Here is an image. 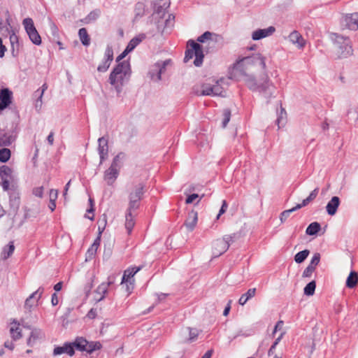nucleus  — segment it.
I'll return each instance as SVG.
<instances>
[{
	"instance_id": "1",
	"label": "nucleus",
	"mask_w": 358,
	"mask_h": 358,
	"mask_svg": "<svg viewBox=\"0 0 358 358\" xmlns=\"http://www.w3.org/2000/svg\"><path fill=\"white\" fill-rule=\"evenodd\" d=\"M259 66L263 70L266 69L265 58L260 54L245 57L238 60L229 71L230 78L236 80H243L245 83L249 78H255L251 74L252 69Z\"/></svg>"
},
{
	"instance_id": "2",
	"label": "nucleus",
	"mask_w": 358,
	"mask_h": 358,
	"mask_svg": "<svg viewBox=\"0 0 358 358\" xmlns=\"http://www.w3.org/2000/svg\"><path fill=\"white\" fill-rule=\"evenodd\" d=\"M131 75V65L128 61L120 62L110 72L108 82L114 87L117 95L122 92L123 87L129 81Z\"/></svg>"
},
{
	"instance_id": "3",
	"label": "nucleus",
	"mask_w": 358,
	"mask_h": 358,
	"mask_svg": "<svg viewBox=\"0 0 358 358\" xmlns=\"http://www.w3.org/2000/svg\"><path fill=\"white\" fill-rule=\"evenodd\" d=\"M250 90L259 92L266 100L270 102L272 97H274L275 87L270 80L267 74H265L262 82L258 83L255 78H249L248 82L245 83Z\"/></svg>"
},
{
	"instance_id": "4",
	"label": "nucleus",
	"mask_w": 358,
	"mask_h": 358,
	"mask_svg": "<svg viewBox=\"0 0 358 358\" xmlns=\"http://www.w3.org/2000/svg\"><path fill=\"white\" fill-rule=\"evenodd\" d=\"M250 90L259 92L266 100L270 102L272 97H274L275 87L270 80L267 74H265L262 82L258 83L255 78H249L248 82L245 83Z\"/></svg>"
},
{
	"instance_id": "5",
	"label": "nucleus",
	"mask_w": 358,
	"mask_h": 358,
	"mask_svg": "<svg viewBox=\"0 0 358 358\" xmlns=\"http://www.w3.org/2000/svg\"><path fill=\"white\" fill-rule=\"evenodd\" d=\"M330 36L338 57H348L352 54L353 50L350 39L348 37L336 33H331Z\"/></svg>"
},
{
	"instance_id": "6",
	"label": "nucleus",
	"mask_w": 358,
	"mask_h": 358,
	"mask_svg": "<svg viewBox=\"0 0 358 358\" xmlns=\"http://www.w3.org/2000/svg\"><path fill=\"white\" fill-rule=\"evenodd\" d=\"M237 238L236 234L225 235L222 238H219L213 242L212 252L214 257H217L224 253L231 243Z\"/></svg>"
},
{
	"instance_id": "7",
	"label": "nucleus",
	"mask_w": 358,
	"mask_h": 358,
	"mask_svg": "<svg viewBox=\"0 0 358 358\" xmlns=\"http://www.w3.org/2000/svg\"><path fill=\"white\" fill-rule=\"evenodd\" d=\"M144 188V184L141 182L135 185L133 190L130 192L128 206L130 210H136L139 208L140 201L142 199L145 192Z\"/></svg>"
},
{
	"instance_id": "8",
	"label": "nucleus",
	"mask_w": 358,
	"mask_h": 358,
	"mask_svg": "<svg viewBox=\"0 0 358 358\" xmlns=\"http://www.w3.org/2000/svg\"><path fill=\"white\" fill-rule=\"evenodd\" d=\"M22 24L30 41L36 45H41V37L34 26L33 20L30 17L24 18L22 21Z\"/></svg>"
},
{
	"instance_id": "9",
	"label": "nucleus",
	"mask_w": 358,
	"mask_h": 358,
	"mask_svg": "<svg viewBox=\"0 0 358 358\" xmlns=\"http://www.w3.org/2000/svg\"><path fill=\"white\" fill-rule=\"evenodd\" d=\"M7 191L9 194V209L8 212L10 215H15L20 205V193L13 185Z\"/></svg>"
},
{
	"instance_id": "10",
	"label": "nucleus",
	"mask_w": 358,
	"mask_h": 358,
	"mask_svg": "<svg viewBox=\"0 0 358 358\" xmlns=\"http://www.w3.org/2000/svg\"><path fill=\"white\" fill-rule=\"evenodd\" d=\"M187 45L190 46L194 50V54L195 56L194 64L196 66H200L203 63L204 57L202 46L193 40H189L187 42Z\"/></svg>"
},
{
	"instance_id": "11",
	"label": "nucleus",
	"mask_w": 358,
	"mask_h": 358,
	"mask_svg": "<svg viewBox=\"0 0 358 358\" xmlns=\"http://www.w3.org/2000/svg\"><path fill=\"white\" fill-rule=\"evenodd\" d=\"M0 177L1 179V186L3 190H8L10 187V182L12 179V169L8 166H1L0 167Z\"/></svg>"
},
{
	"instance_id": "12",
	"label": "nucleus",
	"mask_w": 358,
	"mask_h": 358,
	"mask_svg": "<svg viewBox=\"0 0 358 358\" xmlns=\"http://www.w3.org/2000/svg\"><path fill=\"white\" fill-rule=\"evenodd\" d=\"M342 24L349 29H358V13L346 14L342 17Z\"/></svg>"
},
{
	"instance_id": "13",
	"label": "nucleus",
	"mask_w": 358,
	"mask_h": 358,
	"mask_svg": "<svg viewBox=\"0 0 358 358\" xmlns=\"http://www.w3.org/2000/svg\"><path fill=\"white\" fill-rule=\"evenodd\" d=\"M212 84L200 83L193 86L192 92L197 96H212Z\"/></svg>"
},
{
	"instance_id": "14",
	"label": "nucleus",
	"mask_w": 358,
	"mask_h": 358,
	"mask_svg": "<svg viewBox=\"0 0 358 358\" xmlns=\"http://www.w3.org/2000/svg\"><path fill=\"white\" fill-rule=\"evenodd\" d=\"M98 152L100 157V164L108 157V140L106 137L102 136L98 139Z\"/></svg>"
},
{
	"instance_id": "15",
	"label": "nucleus",
	"mask_w": 358,
	"mask_h": 358,
	"mask_svg": "<svg viewBox=\"0 0 358 358\" xmlns=\"http://www.w3.org/2000/svg\"><path fill=\"white\" fill-rule=\"evenodd\" d=\"M44 292V288L43 287H40L36 292L32 293L29 298H27L25 301L24 308L31 310V308L36 306L37 301L41 297L43 293Z\"/></svg>"
},
{
	"instance_id": "16",
	"label": "nucleus",
	"mask_w": 358,
	"mask_h": 358,
	"mask_svg": "<svg viewBox=\"0 0 358 358\" xmlns=\"http://www.w3.org/2000/svg\"><path fill=\"white\" fill-rule=\"evenodd\" d=\"M67 354L72 357L75 354L73 345L71 343H65L62 346H56L53 350V355L58 356Z\"/></svg>"
},
{
	"instance_id": "17",
	"label": "nucleus",
	"mask_w": 358,
	"mask_h": 358,
	"mask_svg": "<svg viewBox=\"0 0 358 358\" xmlns=\"http://www.w3.org/2000/svg\"><path fill=\"white\" fill-rule=\"evenodd\" d=\"M275 31L274 27L271 26L266 29H259L253 31L252 34V38L255 41L260 40L266 36L272 35Z\"/></svg>"
},
{
	"instance_id": "18",
	"label": "nucleus",
	"mask_w": 358,
	"mask_h": 358,
	"mask_svg": "<svg viewBox=\"0 0 358 358\" xmlns=\"http://www.w3.org/2000/svg\"><path fill=\"white\" fill-rule=\"evenodd\" d=\"M43 338L44 334L43 331L40 329L34 328L31 329L30 336L27 341V344L28 346L33 347L36 343L37 341Z\"/></svg>"
},
{
	"instance_id": "19",
	"label": "nucleus",
	"mask_w": 358,
	"mask_h": 358,
	"mask_svg": "<svg viewBox=\"0 0 358 358\" xmlns=\"http://www.w3.org/2000/svg\"><path fill=\"white\" fill-rule=\"evenodd\" d=\"M198 220V213L195 210H192L188 213V216L185 222L187 229L192 231L195 228Z\"/></svg>"
},
{
	"instance_id": "20",
	"label": "nucleus",
	"mask_w": 358,
	"mask_h": 358,
	"mask_svg": "<svg viewBox=\"0 0 358 358\" xmlns=\"http://www.w3.org/2000/svg\"><path fill=\"white\" fill-rule=\"evenodd\" d=\"M13 92L8 88H3L0 90V103L8 107L12 102Z\"/></svg>"
},
{
	"instance_id": "21",
	"label": "nucleus",
	"mask_w": 358,
	"mask_h": 358,
	"mask_svg": "<svg viewBox=\"0 0 358 358\" xmlns=\"http://www.w3.org/2000/svg\"><path fill=\"white\" fill-rule=\"evenodd\" d=\"M120 170L113 166H110L104 173V179L107 181L108 185H112L119 175Z\"/></svg>"
},
{
	"instance_id": "22",
	"label": "nucleus",
	"mask_w": 358,
	"mask_h": 358,
	"mask_svg": "<svg viewBox=\"0 0 358 358\" xmlns=\"http://www.w3.org/2000/svg\"><path fill=\"white\" fill-rule=\"evenodd\" d=\"M169 5V0H157L154 4L155 13L162 17Z\"/></svg>"
},
{
	"instance_id": "23",
	"label": "nucleus",
	"mask_w": 358,
	"mask_h": 358,
	"mask_svg": "<svg viewBox=\"0 0 358 358\" xmlns=\"http://www.w3.org/2000/svg\"><path fill=\"white\" fill-rule=\"evenodd\" d=\"M339 205L340 199L336 196H333L326 206L327 213L331 216L334 215L336 213Z\"/></svg>"
},
{
	"instance_id": "24",
	"label": "nucleus",
	"mask_w": 358,
	"mask_h": 358,
	"mask_svg": "<svg viewBox=\"0 0 358 358\" xmlns=\"http://www.w3.org/2000/svg\"><path fill=\"white\" fill-rule=\"evenodd\" d=\"M171 59H166L164 61H159L155 64V71L157 73V80H160L162 79V74L164 73L166 71V67L167 65L171 64Z\"/></svg>"
},
{
	"instance_id": "25",
	"label": "nucleus",
	"mask_w": 358,
	"mask_h": 358,
	"mask_svg": "<svg viewBox=\"0 0 358 358\" xmlns=\"http://www.w3.org/2000/svg\"><path fill=\"white\" fill-rule=\"evenodd\" d=\"M134 210H130L129 208H127L126 215H125V228L127 231L128 234H130L132 229L135 225L134 215H132V211Z\"/></svg>"
},
{
	"instance_id": "26",
	"label": "nucleus",
	"mask_w": 358,
	"mask_h": 358,
	"mask_svg": "<svg viewBox=\"0 0 358 358\" xmlns=\"http://www.w3.org/2000/svg\"><path fill=\"white\" fill-rule=\"evenodd\" d=\"M48 89L47 84H43L42 85L41 90L38 89L35 91L34 96L36 98L35 103V108L37 110H40L42 106V97L44 92Z\"/></svg>"
},
{
	"instance_id": "27",
	"label": "nucleus",
	"mask_w": 358,
	"mask_h": 358,
	"mask_svg": "<svg viewBox=\"0 0 358 358\" xmlns=\"http://www.w3.org/2000/svg\"><path fill=\"white\" fill-rule=\"evenodd\" d=\"M289 39L292 43L296 44L299 48H302L305 45V41L298 31L292 32L289 36Z\"/></svg>"
},
{
	"instance_id": "28",
	"label": "nucleus",
	"mask_w": 358,
	"mask_h": 358,
	"mask_svg": "<svg viewBox=\"0 0 358 358\" xmlns=\"http://www.w3.org/2000/svg\"><path fill=\"white\" fill-rule=\"evenodd\" d=\"M13 141L14 138L11 134L0 130V147L9 146Z\"/></svg>"
},
{
	"instance_id": "29",
	"label": "nucleus",
	"mask_w": 358,
	"mask_h": 358,
	"mask_svg": "<svg viewBox=\"0 0 358 358\" xmlns=\"http://www.w3.org/2000/svg\"><path fill=\"white\" fill-rule=\"evenodd\" d=\"M142 268V266H133L129 267L127 270L124 271V275L122 278L121 283L127 282L129 281V279L132 278L137 272H138Z\"/></svg>"
},
{
	"instance_id": "30",
	"label": "nucleus",
	"mask_w": 358,
	"mask_h": 358,
	"mask_svg": "<svg viewBox=\"0 0 358 358\" xmlns=\"http://www.w3.org/2000/svg\"><path fill=\"white\" fill-rule=\"evenodd\" d=\"M213 36L216 37L217 36L210 31H206L198 37L197 41L202 43H208L210 45L211 43H215L216 42V40L213 39Z\"/></svg>"
},
{
	"instance_id": "31",
	"label": "nucleus",
	"mask_w": 358,
	"mask_h": 358,
	"mask_svg": "<svg viewBox=\"0 0 358 358\" xmlns=\"http://www.w3.org/2000/svg\"><path fill=\"white\" fill-rule=\"evenodd\" d=\"M99 236L97 238L94 240V243L91 245V247L87 250V255L90 258H92L96 254L97 249L100 245L101 243V234L102 233V230H101L100 227L99 228Z\"/></svg>"
},
{
	"instance_id": "32",
	"label": "nucleus",
	"mask_w": 358,
	"mask_h": 358,
	"mask_svg": "<svg viewBox=\"0 0 358 358\" xmlns=\"http://www.w3.org/2000/svg\"><path fill=\"white\" fill-rule=\"evenodd\" d=\"M256 288L249 289L247 292L243 294L238 300V303L241 306H244L248 300L254 297L256 294Z\"/></svg>"
},
{
	"instance_id": "33",
	"label": "nucleus",
	"mask_w": 358,
	"mask_h": 358,
	"mask_svg": "<svg viewBox=\"0 0 358 358\" xmlns=\"http://www.w3.org/2000/svg\"><path fill=\"white\" fill-rule=\"evenodd\" d=\"M319 192V188L317 187L313 190L309 196L303 200L301 203L296 204V208H301L302 207L306 206L310 202L313 201L317 196Z\"/></svg>"
},
{
	"instance_id": "34",
	"label": "nucleus",
	"mask_w": 358,
	"mask_h": 358,
	"mask_svg": "<svg viewBox=\"0 0 358 358\" xmlns=\"http://www.w3.org/2000/svg\"><path fill=\"white\" fill-rule=\"evenodd\" d=\"M15 250V245L13 241H10L7 245L3 248L1 252V259H7L9 258Z\"/></svg>"
},
{
	"instance_id": "35",
	"label": "nucleus",
	"mask_w": 358,
	"mask_h": 358,
	"mask_svg": "<svg viewBox=\"0 0 358 358\" xmlns=\"http://www.w3.org/2000/svg\"><path fill=\"white\" fill-rule=\"evenodd\" d=\"M287 122V113L285 110L281 106L280 111L278 113V117L276 120V124L278 129L285 125Z\"/></svg>"
},
{
	"instance_id": "36",
	"label": "nucleus",
	"mask_w": 358,
	"mask_h": 358,
	"mask_svg": "<svg viewBox=\"0 0 358 358\" xmlns=\"http://www.w3.org/2000/svg\"><path fill=\"white\" fill-rule=\"evenodd\" d=\"M220 82H222V79L217 80L215 84L212 85V96H225L224 88L220 85Z\"/></svg>"
},
{
	"instance_id": "37",
	"label": "nucleus",
	"mask_w": 358,
	"mask_h": 358,
	"mask_svg": "<svg viewBox=\"0 0 358 358\" xmlns=\"http://www.w3.org/2000/svg\"><path fill=\"white\" fill-rule=\"evenodd\" d=\"M358 282V275L355 271H351L346 280V286L354 288Z\"/></svg>"
},
{
	"instance_id": "38",
	"label": "nucleus",
	"mask_w": 358,
	"mask_h": 358,
	"mask_svg": "<svg viewBox=\"0 0 358 358\" xmlns=\"http://www.w3.org/2000/svg\"><path fill=\"white\" fill-rule=\"evenodd\" d=\"M87 340L83 337L77 338L74 342L71 343L73 345V349H77L80 351H85L87 345Z\"/></svg>"
},
{
	"instance_id": "39",
	"label": "nucleus",
	"mask_w": 358,
	"mask_h": 358,
	"mask_svg": "<svg viewBox=\"0 0 358 358\" xmlns=\"http://www.w3.org/2000/svg\"><path fill=\"white\" fill-rule=\"evenodd\" d=\"M321 229V225L317 222L310 223L306 230V233L309 236L316 235Z\"/></svg>"
},
{
	"instance_id": "40",
	"label": "nucleus",
	"mask_w": 358,
	"mask_h": 358,
	"mask_svg": "<svg viewBox=\"0 0 358 358\" xmlns=\"http://www.w3.org/2000/svg\"><path fill=\"white\" fill-rule=\"evenodd\" d=\"M80 40L83 45L87 46L90 43V38L85 28H81L78 31Z\"/></svg>"
},
{
	"instance_id": "41",
	"label": "nucleus",
	"mask_w": 358,
	"mask_h": 358,
	"mask_svg": "<svg viewBox=\"0 0 358 358\" xmlns=\"http://www.w3.org/2000/svg\"><path fill=\"white\" fill-rule=\"evenodd\" d=\"M13 323L15 324V325H16V327H11L10 329V333L13 340L17 341L20 338H21L22 336V331L20 329V328L18 327L19 323H17V322H13Z\"/></svg>"
},
{
	"instance_id": "42",
	"label": "nucleus",
	"mask_w": 358,
	"mask_h": 358,
	"mask_svg": "<svg viewBox=\"0 0 358 358\" xmlns=\"http://www.w3.org/2000/svg\"><path fill=\"white\" fill-rule=\"evenodd\" d=\"M95 292L97 295H99V296L95 299L97 301H100L105 298V295L108 292V288L106 287V285L102 282L100 285L98 286Z\"/></svg>"
},
{
	"instance_id": "43",
	"label": "nucleus",
	"mask_w": 358,
	"mask_h": 358,
	"mask_svg": "<svg viewBox=\"0 0 358 358\" xmlns=\"http://www.w3.org/2000/svg\"><path fill=\"white\" fill-rule=\"evenodd\" d=\"M100 15L99 10H94L91 11L82 21L84 23L88 24L95 21Z\"/></svg>"
},
{
	"instance_id": "44",
	"label": "nucleus",
	"mask_w": 358,
	"mask_h": 358,
	"mask_svg": "<svg viewBox=\"0 0 358 358\" xmlns=\"http://www.w3.org/2000/svg\"><path fill=\"white\" fill-rule=\"evenodd\" d=\"M309 253L310 251L308 250H304L301 252H299L294 256V261L298 264L303 262L305 259L308 257Z\"/></svg>"
},
{
	"instance_id": "45",
	"label": "nucleus",
	"mask_w": 358,
	"mask_h": 358,
	"mask_svg": "<svg viewBox=\"0 0 358 358\" xmlns=\"http://www.w3.org/2000/svg\"><path fill=\"white\" fill-rule=\"evenodd\" d=\"M315 287H316V282L315 280H313V281L308 282L304 287V289H303L304 294L306 296L313 295L315 293Z\"/></svg>"
},
{
	"instance_id": "46",
	"label": "nucleus",
	"mask_w": 358,
	"mask_h": 358,
	"mask_svg": "<svg viewBox=\"0 0 358 358\" xmlns=\"http://www.w3.org/2000/svg\"><path fill=\"white\" fill-rule=\"evenodd\" d=\"M10 150L8 148H3L0 150V162L2 163L7 162L10 157Z\"/></svg>"
},
{
	"instance_id": "47",
	"label": "nucleus",
	"mask_w": 358,
	"mask_h": 358,
	"mask_svg": "<svg viewBox=\"0 0 358 358\" xmlns=\"http://www.w3.org/2000/svg\"><path fill=\"white\" fill-rule=\"evenodd\" d=\"M125 157V155L124 153L123 152H120L118 153L113 159V162H112V164H111V166H113L115 168H116L117 170H120V168H121V164H120V161L122 159H123Z\"/></svg>"
},
{
	"instance_id": "48",
	"label": "nucleus",
	"mask_w": 358,
	"mask_h": 358,
	"mask_svg": "<svg viewBox=\"0 0 358 358\" xmlns=\"http://www.w3.org/2000/svg\"><path fill=\"white\" fill-rule=\"evenodd\" d=\"M101 348V344L99 342H88L87 341L85 352L92 353V352L99 350Z\"/></svg>"
},
{
	"instance_id": "49",
	"label": "nucleus",
	"mask_w": 358,
	"mask_h": 358,
	"mask_svg": "<svg viewBox=\"0 0 358 358\" xmlns=\"http://www.w3.org/2000/svg\"><path fill=\"white\" fill-rule=\"evenodd\" d=\"M145 38V34H140L138 36L133 38L128 43V45L134 50Z\"/></svg>"
},
{
	"instance_id": "50",
	"label": "nucleus",
	"mask_w": 358,
	"mask_h": 358,
	"mask_svg": "<svg viewBox=\"0 0 358 358\" xmlns=\"http://www.w3.org/2000/svg\"><path fill=\"white\" fill-rule=\"evenodd\" d=\"M9 40L11 45V51L12 54L14 55L15 46L18 47V36L12 31V33L10 34Z\"/></svg>"
},
{
	"instance_id": "51",
	"label": "nucleus",
	"mask_w": 358,
	"mask_h": 358,
	"mask_svg": "<svg viewBox=\"0 0 358 358\" xmlns=\"http://www.w3.org/2000/svg\"><path fill=\"white\" fill-rule=\"evenodd\" d=\"M134 11H135L136 17H141V16H143L144 15V13H145V5H144V3H142V2H138L135 5Z\"/></svg>"
},
{
	"instance_id": "52",
	"label": "nucleus",
	"mask_w": 358,
	"mask_h": 358,
	"mask_svg": "<svg viewBox=\"0 0 358 358\" xmlns=\"http://www.w3.org/2000/svg\"><path fill=\"white\" fill-rule=\"evenodd\" d=\"M299 209V208H296V205L292 208L289 209V210H285L283 212H282L280 214V216L281 222H284L287 219V217L289 216L291 213L294 212Z\"/></svg>"
},
{
	"instance_id": "53",
	"label": "nucleus",
	"mask_w": 358,
	"mask_h": 358,
	"mask_svg": "<svg viewBox=\"0 0 358 358\" xmlns=\"http://www.w3.org/2000/svg\"><path fill=\"white\" fill-rule=\"evenodd\" d=\"M204 196V194H202L201 196L198 194H192L189 195L186 200L185 203L187 204L192 203L196 199L199 198V199L196 201V204H198L200 201V200Z\"/></svg>"
},
{
	"instance_id": "54",
	"label": "nucleus",
	"mask_w": 358,
	"mask_h": 358,
	"mask_svg": "<svg viewBox=\"0 0 358 358\" xmlns=\"http://www.w3.org/2000/svg\"><path fill=\"white\" fill-rule=\"evenodd\" d=\"M222 127H226L231 118V111L229 109H224L223 111Z\"/></svg>"
},
{
	"instance_id": "55",
	"label": "nucleus",
	"mask_w": 358,
	"mask_h": 358,
	"mask_svg": "<svg viewBox=\"0 0 358 358\" xmlns=\"http://www.w3.org/2000/svg\"><path fill=\"white\" fill-rule=\"evenodd\" d=\"M199 335V331L196 329L189 328V338L188 342L192 343L194 341Z\"/></svg>"
},
{
	"instance_id": "56",
	"label": "nucleus",
	"mask_w": 358,
	"mask_h": 358,
	"mask_svg": "<svg viewBox=\"0 0 358 358\" xmlns=\"http://www.w3.org/2000/svg\"><path fill=\"white\" fill-rule=\"evenodd\" d=\"M110 63V62L104 59L102 63L98 66L97 71L99 72H106L108 69Z\"/></svg>"
},
{
	"instance_id": "57",
	"label": "nucleus",
	"mask_w": 358,
	"mask_h": 358,
	"mask_svg": "<svg viewBox=\"0 0 358 358\" xmlns=\"http://www.w3.org/2000/svg\"><path fill=\"white\" fill-rule=\"evenodd\" d=\"M320 261V254L315 253L308 265H310V266H312V267L315 268V269L316 266L319 264Z\"/></svg>"
},
{
	"instance_id": "58",
	"label": "nucleus",
	"mask_w": 358,
	"mask_h": 358,
	"mask_svg": "<svg viewBox=\"0 0 358 358\" xmlns=\"http://www.w3.org/2000/svg\"><path fill=\"white\" fill-rule=\"evenodd\" d=\"M105 59L112 62L113 59V50L111 46L108 45L105 51Z\"/></svg>"
},
{
	"instance_id": "59",
	"label": "nucleus",
	"mask_w": 358,
	"mask_h": 358,
	"mask_svg": "<svg viewBox=\"0 0 358 358\" xmlns=\"http://www.w3.org/2000/svg\"><path fill=\"white\" fill-rule=\"evenodd\" d=\"M315 268H313L312 266H310L308 265L303 271L302 273L303 278H309L312 275L313 273L315 271Z\"/></svg>"
},
{
	"instance_id": "60",
	"label": "nucleus",
	"mask_w": 358,
	"mask_h": 358,
	"mask_svg": "<svg viewBox=\"0 0 358 358\" xmlns=\"http://www.w3.org/2000/svg\"><path fill=\"white\" fill-rule=\"evenodd\" d=\"M43 187H37L33 189V194L37 197L42 198L43 195Z\"/></svg>"
},
{
	"instance_id": "61",
	"label": "nucleus",
	"mask_w": 358,
	"mask_h": 358,
	"mask_svg": "<svg viewBox=\"0 0 358 358\" xmlns=\"http://www.w3.org/2000/svg\"><path fill=\"white\" fill-rule=\"evenodd\" d=\"M194 56V50H193V49L192 48H191V49L187 50L186 52H185V58H184L185 62H188Z\"/></svg>"
},
{
	"instance_id": "62",
	"label": "nucleus",
	"mask_w": 358,
	"mask_h": 358,
	"mask_svg": "<svg viewBox=\"0 0 358 358\" xmlns=\"http://www.w3.org/2000/svg\"><path fill=\"white\" fill-rule=\"evenodd\" d=\"M227 207H228V206H227V201L225 200H223L222 201V206H221V208L220 209L218 215H217V220L220 218L221 215L224 214L226 212V210L227 209Z\"/></svg>"
},
{
	"instance_id": "63",
	"label": "nucleus",
	"mask_w": 358,
	"mask_h": 358,
	"mask_svg": "<svg viewBox=\"0 0 358 358\" xmlns=\"http://www.w3.org/2000/svg\"><path fill=\"white\" fill-rule=\"evenodd\" d=\"M58 196V191L57 189H51L50 190V201H56Z\"/></svg>"
},
{
	"instance_id": "64",
	"label": "nucleus",
	"mask_w": 358,
	"mask_h": 358,
	"mask_svg": "<svg viewBox=\"0 0 358 358\" xmlns=\"http://www.w3.org/2000/svg\"><path fill=\"white\" fill-rule=\"evenodd\" d=\"M283 324H284L283 321L279 320L275 325L272 335L273 336L276 333L277 331L280 330L282 328Z\"/></svg>"
}]
</instances>
